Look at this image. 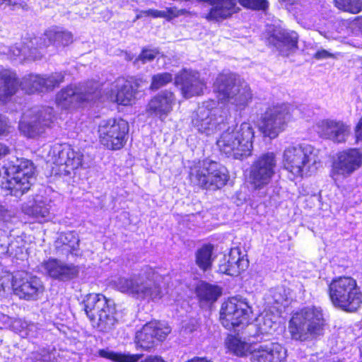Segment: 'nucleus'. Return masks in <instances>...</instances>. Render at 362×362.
<instances>
[{"instance_id": "23", "label": "nucleus", "mask_w": 362, "mask_h": 362, "mask_svg": "<svg viewBox=\"0 0 362 362\" xmlns=\"http://www.w3.org/2000/svg\"><path fill=\"white\" fill-rule=\"evenodd\" d=\"M287 351L278 343L254 344L251 362H285Z\"/></svg>"}, {"instance_id": "26", "label": "nucleus", "mask_w": 362, "mask_h": 362, "mask_svg": "<svg viewBox=\"0 0 362 362\" xmlns=\"http://www.w3.org/2000/svg\"><path fill=\"white\" fill-rule=\"evenodd\" d=\"M40 269L51 278L63 281L76 278L79 273L78 266L53 258L42 262Z\"/></svg>"}, {"instance_id": "27", "label": "nucleus", "mask_w": 362, "mask_h": 362, "mask_svg": "<svg viewBox=\"0 0 362 362\" xmlns=\"http://www.w3.org/2000/svg\"><path fill=\"white\" fill-rule=\"evenodd\" d=\"M316 128L320 136L337 143L344 142L350 130L349 127L342 121L332 119L319 121Z\"/></svg>"}, {"instance_id": "30", "label": "nucleus", "mask_w": 362, "mask_h": 362, "mask_svg": "<svg viewBox=\"0 0 362 362\" xmlns=\"http://www.w3.org/2000/svg\"><path fill=\"white\" fill-rule=\"evenodd\" d=\"M198 2H207L212 7L206 14L209 21H220L238 11L236 0H197Z\"/></svg>"}, {"instance_id": "29", "label": "nucleus", "mask_w": 362, "mask_h": 362, "mask_svg": "<svg viewBox=\"0 0 362 362\" xmlns=\"http://www.w3.org/2000/svg\"><path fill=\"white\" fill-rule=\"evenodd\" d=\"M136 90L131 81L124 78H117L112 85L108 98L119 105H130L136 98Z\"/></svg>"}, {"instance_id": "18", "label": "nucleus", "mask_w": 362, "mask_h": 362, "mask_svg": "<svg viewBox=\"0 0 362 362\" xmlns=\"http://www.w3.org/2000/svg\"><path fill=\"white\" fill-rule=\"evenodd\" d=\"M49 161L56 165H64V171L77 169L82 165L83 155L80 150H74L68 144H56L49 152Z\"/></svg>"}, {"instance_id": "44", "label": "nucleus", "mask_w": 362, "mask_h": 362, "mask_svg": "<svg viewBox=\"0 0 362 362\" xmlns=\"http://www.w3.org/2000/svg\"><path fill=\"white\" fill-rule=\"evenodd\" d=\"M159 54L160 52L156 48H144L139 54L137 61H141L142 64H145L153 61Z\"/></svg>"}, {"instance_id": "24", "label": "nucleus", "mask_w": 362, "mask_h": 362, "mask_svg": "<svg viewBox=\"0 0 362 362\" xmlns=\"http://www.w3.org/2000/svg\"><path fill=\"white\" fill-rule=\"evenodd\" d=\"M175 96L169 90H163L153 97L146 106L148 115L164 121L172 112L175 104Z\"/></svg>"}, {"instance_id": "45", "label": "nucleus", "mask_w": 362, "mask_h": 362, "mask_svg": "<svg viewBox=\"0 0 362 362\" xmlns=\"http://www.w3.org/2000/svg\"><path fill=\"white\" fill-rule=\"evenodd\" d=\"M244 7L252 9L265 10L268 7L267 0H238Z\"/></svg>"}, {"instance_id": "37", "label": "nucleus", "mask_w": 362, "mask_h": 362, "mask_svg": "<svg viewBox=\"0 0 362 362\" xmlns=\"http://www.w3.org/2000/svg\"><path fill=\"white\" fill-rule=\"evenodd\" d=\"M99 356L115 362H138L142 355L132 354L129 352H115L109 349H101L99 351Z\"/></svg>"}, {"instance_id": "39", "label": "nucleus", "mask_w": 362, "mask_h": 362, "mask_svg": "<svg viewBox=\"0 0 362 362\" xmlns=\"http://www.w3.org/2000/svg\"><path fill=\"white\" fill-rule=\"evenodd\" d=\"M9 54L11 58L16 59L19 57V59L23 60L25 59H39L41 58V55L37 54L36 48H30L28 47H21L19 46L11 47L9 50Z\"/></svg>"}, {"instance_id": "46", "label": "nucleus", "mask_w": 362, "mask_h": 362, "mask_svg": "<svg viewBox=\"0 0 362 362\" xmlns=\"http://www.w3.org/2000/svg\"><path fill=\"white\" fill-rule=\"evenodd\" d=\"M257 321L258 322L259 332L262 334L271 333L273 326L275 325L274 322L267 316H259Z\"/></svg>"}, {"instance_id": "2", "label": "nucleus", "mask_w": 362, "mask_h": 362, "mask_svg": "<svg viewBox=\"0 0 362 362\" xmlns=\"http://www.w3.org/2000/svg\"><path fill=\"white\" fill-rule=\"evenodd\" d=\"M320 161L318 150L310 144H292L283 152V167L292 180L314 173Z\"/></svg>"}, {"instance_id": "25", "label": "nucleus", "mask_w": 362, "mask_h": 362, "mask_svg": "<svg viewBox=\"0 0 362 362\" xmlns=\"http://www.w3.org/2000/svg\"><path fill=\"white\" fill-rule=\"evenodd\" d=\"M176 86H180L181 92L185 98L199 95L205 88L204 82L199 78L197 71L183 69L175 78Z\"/></svg>"}, {"instance_id": "56", "label": "nucleus", "mask_w": 362, "mask_h": 362, "mask_svg": "<svg viewBox=\"0 0 362 362\" xmlns=\"http://www.w3.org/2000/svg\"><path fill=\"white\" fill-rule=\"evenodd\" d=\"M285 4H294L298 1V0H281Z\"/></svg>"}, {"instance_id": "43", "label": "nucleus", "mask_w": 362, "mask_h": 362, "mask_svg": "<svg viewBox=\"0 0 362 362\" xmlns=\"http://www.w3.org/2000/svg\"><path fill=\"white\" fill-rule=\"evenodd\" d=\"M173 75L170 73H161L154 75L152 77L151 88L157 90L166 86L173 81Z\"/></svg>"}, {"instance_id": "54", "label": "nucleus", "mask_w": 362, "mask_h": 362, "mask_svg": "<svg viewBox=\"0 0 362 362\" xmlns=\"http://www.w3.org/2000/svg\"><path fill=\"white\" fill-rule=\"evenodd\" d=\"M6 129V122L3 117L0 115V134H3Z\"/></svg>"}, {"instance_id": "47", "label": "nucleus", "mask_w": 362, "mask_h": 362, "mask_svg": "<svg viewBox=\"0 0 362 362\" xmlns=\"http://www.w3.org/2000/svg\"><path fill=\"white\" fill-rule=\"evenodd\" d=\"M165 18L168 21H170L173 18H175L181 15H183L185 12L183 9H178L177 7H169L163 10Z\"/></svg>"}, {"instance_id": "55", "label": "nucleus", "mask_w": 362, "mask_h": 362, "mask_svg": "<svg viewBox=\"0 0 362 362\" xmlns=\"http://www.w3.org/2000/svg\"><path fill=\"white\" fill-rule=\"evenodd\" d=\"M5 212L6 211L4 209V207L1 205H0V222L4 221V216Z\"/></svg>"}, {"instance_id": "5", "label": "nucleus", "mask_w": 362, "mask_h": 362, "mask_svg": "<svg viewBox=\"0 0 362 362\" xmlns=\"http://www.w3.org/2000/svg\"><path fill=\"white\" fill-rule=\"evenodd\" d=\"M255 132L249 122L229 127L216 141L219 150L228 157L243 159L250 155Z\"/></svg>"}, {"instance_id": "10", "label": "nucleus", "mask_w": 362, "mask_h": 362, "mask_svg": "<svg viewBox=\"0 0 362 362\" xmlns=\"http://www.w3.org/2000/svg\"><path fill=\"white\" fill-rule=\"evenodd\" d=\"M53 108L35 107L24 112L19 122V130L28 138L42 136L54 121Z\"/></svg>"}, {"instance_id": "50", "label": "nucleus", "mask_w": 362, "mask_h": 362, "mask_svg": "<svg viewBox=\"0 0 362 362\" xmlns=\"http://www.w3.org/2000/svg\"><path fill=\"white\" fill-rule=\"evenodd\" d=\"M355 134L358 141H362V117L356 126Z\"/></svg>"}, {"instance_id": "1", "label": "nucleus", "mask_w": 362, "mask_h": 362, "mask_svg": "<svg viewBox=\"0 0 362 362\" xmlns=\"http://www.w3.org/2000/svg\"><path fill=\"white\" fill-rule=\"evenodd\" d=\"M161 276L155 270L145 267L138 276L115 277L112 280V287L117 291L139 300L158 301L163 296L159 284Z\"/></svg>"}, {"instance_id": "38", "label": "nucleus", "mask_w": 362, "mask_h": 362, "mask_svg": "<svg viewBox=\"0 0 362 362\" xmlns=\"http://www.w3.org/2000/svg\"><path fill=\"white\" fill-rule=\"evenodd\" d=\"M13 328L20 332L22 336H26L30 338L37 337L40 332L36 324L28 322L21 319L13 322Z\"/></svg>"}, {"instance_id": "13", "label": "nucleus", "mask_w": 362, "mask_h": 362, "mask_svg": "<svg viewBox=\"0 0 362 362\" xmlns=\"http://www.w3.org/2000/svg\"><path fill=\"white\" fill-rule=\"evenodd\" d=\"M299 112V109H292L288 104L274 106L266 112L260 130L264 136L274 139L284 130L291 118Z\"/></svg>"}, {"instance_id": "53", "label": "nucleus", "mask_w": 362, "mask_h": 362, "mask_svg": "<svg viewBox=\"0 0 362 362\" xmlns=\"http://www.w3.org/2000/svg\"><path fill=\"white\" fill-rule=\"evenodd\" d=\"M6 4L7 6H16L18 4L17 0H0V6Z\"/></svg>"}, {"instance_id": "35", "label": "nucleus", "mask_w": 362, "mask_h": 362, "mask_svg": "<svg viewBox=\"0 0 362 362\" xmlns=\"http://www.w3.org/2000/svg\"><path fill=\"white\" fill-rule=\"evenodd\" d=\"M226 346L234 354L243 356H246L247 354L252 355V349H253L254 344H248L236 337L229 336L226 340Z\"/></svg>"}, {"instance_id": "3", "label": "nucleus", "mask_w": 362, "mask_h": 362, "mask_svg": "<svg viewBox=\"0 0 362 362\" xmlns=\"http://www.w3.org/2000/svg\"><path fill=\"white\" fill-rule=\"evenodd\" d=\"M214 91L218 105H227L236 110L245 109L252 98L247 83L232 73L218 75L214 83Z\"/></svg>"}, {"instance_id": "7", "label": "nucleus", "mask_w": 362, "mask_h": 362, "mask_svg": "<svg viewBox=\"0 0 362 362\" xmlns=\"http://www.w3.org/2000/svg\"><path fill=\"white\" fill-rule=\"evenodd\" d=\"M329 296L333 305L348 312L356 311L362 304V293L354 279L339 276L329 284Z\"/></svg>"}, {"instance_id": "33", "label": "nucleus", "mask_w": 362, "mask_h": 362, "mask_svg": "<svg viewBox=\"0 0 362 362\" xmlns=\"http://www.w3.org/2000/svg\"><path fill=\"white\" fill-rule=\"evenodd\" d=\"M16 75L9 69L0 67V100L6 102L16 91Z\"/></svg>"}, {"instance_id": "52", "label": "nucleus", "mask_w": 362, "mask_h": 362, "mask_svg": "<svg viewBox=\"0 0 362 362\" xmlns=\"http://www.w3.org/2000/svg\"><path fill=\"white\" fill-rule=\"evenodd\" d=\"M141 362H165L164 360L159 356H148Z\"/></svg>"}, {"instance_id": "49", "label": "nucleus", "mask_w": 362, "mask_h": 362, "mask_svg": "<svg viewBox=\"0 0 362 362\" xmlns=\"http://www.w3.org/2000/svg\"><path fill=\"white\" fill-rule=\"evenodd\" d=\"M330 57H334V54L329 53L328 51L325 49L319 50L315 54V58L317 59H322Z\"/></svg>"}, {"instance_id": "34", "label": "nucleus", "mask_w": 362, "mask_h": 362, "mask_svg": "<svg viewBox=\"0 0 362 362\" xmlns=\"http://www.w3.org/2000/svg\"><path fill=\"white\" fill-rule=\"evenodd\" d=\"M195 293L202 303H213L222 293L221 287L204 281H199L195 288Z\"/></svg>"}, {"instance_id": "17", "label": "nucleus", "mask_w": 362, "mask_h": 362, "mask_svg": "<svg viewBox=\"0 0 362 362\" xmlns=\"http://www.w3.org/2000/svg\"><path fill=\"white\" fill-rule=\"evenodd\" d=\"M362 165V153L356 148L340 152L333 162L331 172L335 182L349 176Z\"/></svg>"}, {"instance_id": "22", "label": "nucleus", "mask_w": 362, "mask_h": 362, "mask_svg": "<svg viewBox=\"0 0 362 362\" xmlns=\"http://www.w3.org/2000/svg\"><path fill=\"white\" fill-rule=\"evenodd\" d=\"M170 332V328L165 323L152 321L146 323L140 331L136 333L135 343L144 350L150 349L156 339L163 340Z\"/></svg>"}, {"instance_id": "40", "label": "nucleus", "mask_w": 362, "mask_h": 362, "mask_svg": "<svg viewBox=\"0 0 362 362\" xmlns=\"http://www.w3.org/2000/svg\"><path fill=\"white\" fill-rule=\"evenodd\" d=\"M59 241L64 245V250L74 255H78L79 246L78 236L74 232H69L60 235Z\"/></svg>"}, {"instance_id": "9", "label": "nucleus", "mask_w": 362, "mask_h": 362, "mask_svg": "<svg viewBox=\"0 0 362 362\" xmlns=\"http://www.w3.org/2000/svg\"><path fill=\"white\" fill-rule=\"evenodd\" d=\"M189 178L195 185L215 190L226 184L228 174L225 167L216 162L206 160L190 168Z\"/></svg>"}, {"instance_id": "32", "label": "nucleus", "mask_w": 362, "mask_h": 362, "mask_svg": "<svg viewBox=\"0 0 362 362\" xmlns=\"http://www.w3.org/2000/svg\"><path fill=\"white\" fill-rule=\"evenodd\" d=\"M40 42L39 47H48L51 45L56 47L68 46L73 42L71 33L59 28H54L47 30Z\"/></svg>"}, {"instance_id": "12", "label": "nucleus", "mask_w": 362, "mask_h": 362, "mask_svg": "<svg viewBox=\"0 0 362 362\" xmlns=\"http://www.w3.org/2000/svg\"><path fill=\"white\" fill-rule=\"evenodd\" d=\"M252 308L245 298L240 296L229 298L222 303L220 320L223 327L230 329L240 325L247 324Z\"/></svg>"}, {"instance_id": "4", "label": "nucleus", "mask_w": 362, "mask_h": 362, "mask_svg": "<svg viewBox=\"0 0 362 362\" xmlns=\"http://www.w3.org/2000/svg\"><path fill=\"white\" fill-rule=\"evenodd\" d=\"M326 324L323 310L318 306H307L295 313L288 323L293 339L305 341L323 334Z\"/></svg>"}, {"instance_id": "31", "label": "nucleus", "mask_w": 362, "mask_h": 362, "mask_svg": "<svg viewBox=\"0 0 362 362\" xmlns=\"http://www.w3.org/2000/svg\"><path fill=\"white\" fill-rule=\"evenodd\" d=\"M269 40L282 55H288L290 52L297 48L298 35L295 32L278 29L274 30Z\"/></svg>"}, {"instance_id": "16", "label": "nucleus", "mask_w": 362, "mask_h": 362, "mask_svg": "<svg viewBox=\"0 0 362 362\" xmlns=\"http://www.w3.org/2000/svg\"><path fill=\"white\" fill-rule=\"evenodd\" d=\"M99 92L97 87L87 90L83 86H69L61 90L56 95L57 105L63 110H71L79 107L86 101H95Z\"/></svg>"}, {"instance_id": "51", "label": "nucleus", "mask_w": 362, "mask_h": 362, "mask_svg": "<svg viewBox=\"0 0 362 362\" xmlns=\"http://www.w3.org/2000/svg\"><path fill=\"white\" fill-rule=\"evenodd\" d=\"M9 153V148L6 145L0 143V160Z\"/></svg>"}, {"instance_id": "48", "label": "nucleus", "mask_w": 362, "mask_h": 362, "mask_svg": "<svg viewBox=\"0 0 362 362\" xmlns=\"http://www.w3.org/2000/svg\"><path fill=\"white\" fill-rule=\"evenodd\" d=\"M144 16H151L153 18H163L164 16L163 10L156 9H148L145 11H141L139 13L136 15V19L141 18Z\"/></svg>"}, {"instance_id": "42", "label": "nucleus", "mask_w": 362, "mask_h": 362, "mask_svg": "<svg viewBox=\"0 0 362 362\" xmlns=\"http://www.w3.org/2000/svg\"><path fill=\"white\" fill-rule=\"evenodd\" d=\"M272 298L274 303L277 305V309L281 310V307L286 308L288 305V290L284 287H278L272 291Z\"/></svg>"}, {"instance_id": "19", "label": "nucleus", "mask_w": 362, "mask_h": 362, "mask_svg": "<svg viewBox=\"0 0 362 362\" xmlns=\"http://www.w3.org/2000/svg\"><path fill=\"white\" fill-rule=\"evenodd\" d=\"M23 211L42 223L52 221L55 217L56 206L46 190L44 194H37L32 205L24 206Z\"/></svg>"}, {"instance_id": "14", "label": "nucleus", "mask_w": 362, "mask_h": 362, "mask_svg": "<svg viewBox=\"0 0 362 362\" xmlns=\"http://www.w3.org/2000/svg\"><path fill=\"white\" fill-rule=\"evenodd\" d=\"M276 165V160L274 153L268 152L258 157L250 170L249 181L252 187L255 189L265 188L275 174Z\"/></svg>"}, {"instance_id": "8", "label": "nucleus", "mask_w": 362, "mask_h": 362, "mask_svg": "<svg viewBox=\"0 0 362 362\" xmlns=\"http://www.w3.org/2000/svg\"><path fill=\"white\" fill-rule=\"evenodd\" d=\"M84 310L93 326L102 332H107L116 323L113 303L102 294L91 293L87 296Z\"/></svg>"}, {"instance_id": "36", "label": "nucleus", "mask_w": 362, "mask_h": 362, "mask_svg": "<svg viewBox=\"0 0 362 362\" xmlns=\"http://www.w3.org/2000/svg\"><path fill=\"white\" fill-rule=\"evenodd\" d=\"M212 252L213 247L210 245H205L196 252L195 262L202 270L206 271L211 267Z\"/></svg>"}, {"instance_id": "21", "label": "nucleus", "mask_w": 362, "mask_h": 362, "mask_svg": "<svg viewBox=\"0 0 362 362\" xmlns=\"http://www.w3.org/2000/svg\"><path fill=\"white\" fill-rule=\"evenodd\" d=\"M14 293L21 298L36 300L44 291L41 280L28 274L16 275L12 283Z\"/></svg>"}, {"instance_id": "15", "label": "nucleus", "mask_w": 362, "mask_h": 362, "mask_svg": "<svg viewBox=\"0 0 362 362\" xmlns=\"http://www.w3.org/2000/svg\"><path fill=\"white\" fill-rule=\"evenodd\" d=\"M214 105V100L206 101L194 114L192 124L199 132L211 134L226 117V112L221 111V107Z\"/></svg>"}, {"instance_id": "11", "label": "nucleus", "mask_w": 362, "mask_h": 362, "mask_svg": "<svg viewBox=\"0 0 362 362\" xmlns=\"http://www.w3.org/2000/svg\"><path fill=\"white\" fill-rule=\"evenodd\" d=\"M128 133L129 124L121 118L103 120L98 129L100 144L112 151L119 150L125 145Z\"/></svg>"}, {"instance_id": "41", "label": "nucleus", "mask_w": 362, "mask_h": 362, "mask_svg": "<svg viewBox=\"0 0 362 362\" xmlns=\"http://www.w3.org/2000/svg\"><path fill=\"white\" fill-rule=\"evenodd\" d=\"M335 6L340 10L351 13L362 11V0H334Z\"/></svg>"}, {"instance_id": "20", "label": "nucleus", "mask_w": 362, "mask_h": 362, "mask_svg": "<svg viewBox=\"0 0 362 362\" xmlns=\"http://www.w3.org/2000/svg\"><path fill=\"white\" fill-rule=\"evenodd\" d=\"M64 78L63 74L59 72L49 75L30 74L23 78L21 86L29 94L49 91L62 83Z\"/></svg>"}, {"instance_id": "57", "label": "nucleus", "mask_w": 362, "mask_h": 362, "mask_svg": "<svg viewBox=\"0 0 362 362\" xmlns=\"http://www.w3.org/2000/svg\"><path fill=\"white\" fill-rule=\"evenodd\" d=\"M4 283L1 282V279H0V291L4 290Z\"/></svg>"}, {"instance_id": "28", "label": "nucleus", "mask_w": 362, "mask_h": 362, "mask_svg": "<svg viewBox=\"0 0 362 362\" xmlns=\"http://www.w3.org/2000/svg\"><path fill=\"white\" fill-rule=\"evenodd\" d=\"M247 259L241 255L238 247L232 248L228 255L219 261L218 272L230 276H238L248 267Z\"/></svg>"}, {"instance_id": "6", "label": "nucleus", "mask_w": 362, "mask_h": 362, "mask_svg": "<svg viewBox=\"0 0 362 362\" xmlns=\"http://www.w3.org/2000/svg\"><path fill=\"white\" fill-rule=\"evenodd\" d=\"M33 175L34 166L30 160L16 158L8 161L0 170L2 187L18 197L30 189Z\"/></svg>"}]
</instances>
